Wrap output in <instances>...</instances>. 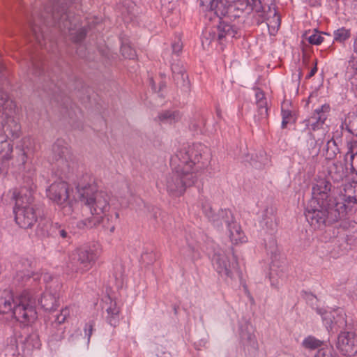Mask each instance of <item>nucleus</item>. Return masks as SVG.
I'll return each mask as SVG.
<instances>
[{
    "label": "nucleus",
    "instance_id": "obj_64",
    "mask_svg": "<svg viewBox=\"0 0 357 357\" xmlns=\"http://www.w3.org/2000/svg\"><path fill=\"white\" fill-rule=\"evenodd\" d=\"M355 195H357V192H356ZM356 203L357 204V197H356Z\"/></svg>",
    "mask_w": 357,
    "mask_h": 357
},
{
    "label": "nucleus",
    "instance_id": "obj_58",
    "mask_svg": "<svg viewBox=\"0 0 357 357\" xmlns=\"http://www.w3.org/2000/svg\"><path fill=\"white\" fill-rule=\"evenodd\" d=\"M347 144H351L352 145H355L356 148H355V151H357V142H352V141H350V142H348Z\"/></svg>",
    "mask_w": 357,
    "mask_h": 357
},
{
    "label": "nucleus",
    "instance_id": "obj_22",
    "mask_svg": "<svg viewBox=\"0 0 357 357\" xmlns=\"http://www.w3.org/2000/svg\"><path fill=\"white\" fill-rule=\"evenodd\" d=\"M42 276L43 275L39 273L19 271L14 278V282L19 286H24L32 284L33 282H37Z\"/></svg>",
    "mask_w": 357,
    "mask_h": 357
},
{
    "label": "nucleus",
    "instance_id": "obj_44",
    "mask_svg": "<svg viewBox=\"0 0 357 357\" xmlns=\"http://www.w3.org/2000/svg\"><path fill=\"white\" fill-rule=\"evenodd\" d=\"M70 309L68 307L62 308L60 314H58L54 320L51 323H56L57 325H62L64 324L66 319L70 316Z\"/></svg>",
    "mask_w": 357,
    "mask_h": 357
},
{
    "label": "nucleus",
    "instance_id": "obj_23",
    "mask_svg": "<svg viewBox=\"0 0 357 357\" xmlns=\"http://www.w3.org/2000/svg\"><path fill=\"white\" fill-rule=\"evenodd\" d=\"M48 335V342L55 344L64 338L65 327L62 325H57L56 323H50L46 328Z\"/></svg>",
    "mask_w": 357,
    "mask_h": 357
},
{
    "label": "nucleus",
    "instance_id": "obj_43",
    "mask_svg": "<svg viewBox=\"0 0 357 357\" xmlns=\"http://www.w3.org/2000/svg\"><path fill=\"white\" fill-rule=\"evenodd\" d=\"M202 211L209 221L218 222V220L215 219V218H216L215 215H217V213L213 211L209 203L205 202L204 204H202Z\"/></svg>",
    "mask_w": 357,
    "mask_h": 357
},
{
    "label": "nucleus",
    "instance_id": "obj_11",
    "mask_svg": "<svg viewBox=\"0 0 357 357\" xmlns=\"http://www.w3.org/2000/svg\"><path fill=\"white\" fill-rule=\"evenodd\" d=\"M3 134H0V143L6 149V153L2 155L4 159L10 158L13 152V146L10 144L7 139H17L22 134L21 125L17 120L13 116H6L2 123Z\"/></svg>",
    "mask_w": 357,
    "mask_h": 357
},
{
    "label": "nucleus",
    "instance_id": "obj_7",
    "mask_svg": "<svg viewBox=\"0 0 357 357\" xmlns=\"http://www.w3.org/2000/svg\"><path fill=\"white\" fill-rule=\"evenodd\" d=\"M100 255L98 245L92 244L76 249L72 254L69 267L75 273H84L95 265Z\"/></svg>",
    "mask_w": 357,
    "mask_h": 357
},
{
    "label": "nucleus",
    "instance_id": "obj_52",
    "mask_svg": "<svg viewBox=\"0 0 357 357\" xmlns=\"http://www.w3.org/2000/svg\"><path fill=\"white\" fill-rule=\"evenodd\" d=\"M93 326H94V322L93 321H89V323L86 324V325H85L84 333H85V335L88 337V342H89L91 336L93 333Z\"/></svg>",
    "mask_w": 357,
    "mask_h": 357
},
{
    "label": "nucleus",
    "instance_id": "obj_3",
    "mask_svg": "<svg viewBox=\"0 0 357 357\" xmlns=\"http://www.w3.org/2000/svg\"><path fill=\"white\" fill-rule=\"evenodd\" d=\"M38 296L29 289L13 295L10 291L9 296L0 298V314L12 313L19 322L28 325L37 319L36 309Z\"/></svg>",
    "mask_w": 357,
    "mask_h": 357
},
{
    "label": "nucleus",
    "instance_id": "obj_36",
    "mask_svg": "<svg viewBox=\"0 0 357 357\" xmlns=\"http://www.w3.org/2000/svg\"><path fill=\"white\" fill-rule=\"evenodd\" d=\"M322 344V341L311 335L305 337L302 342L303 347L308 349H315L319 348Z\"/></svg>",
    "mask_w": 357,
    "mask_h": 357
},
{
    "label": "nucleus",
    "instance_id": "obj_31",
    "mask_svg": "<svg viewBox=\"0 0 357 357\" xmlns=\"http://www.w3.org/2000/svg\"><path fill=\"white\" fill-rule=\"evenodd\" d=\"M182 115L177 111L166 110L160 112L158 116V120L165 123H174L181 119Z\"/></svg>",
    "mask_w": 357,
    "mask_h": 357
},
{
    "label": "nucleus",
    "instance_id": "obj_41",
    "mask_svg": "<svg viewBox=\"0 0 357 357\" xmlns=\"http://www.w3.org/2000/svg\"><path fill=\"white\" fill-rule=\"evenodd\" d=\"M345 129L350 133L353 134L354 135L357 136V118L349 123V124H347L346 123L342 122L341 125L340 126V134H342L343 130Z\"/></svg>",
    "mask_w": 357,
    "mask_h": 357
},
{
    "label": "nucleus",
    "instance_id": "obj_50",
    "mask_svg": "<svg viewBox=\"0 0 357 357\" xmlns=\"http://www.w3.org/2000/svg\"><path fill=\"white\" fill-rule=\"evenodd\" d=\"M172 52L174 54H178L183 49V43L181 38L178 37L172 44Z\"/></svg>",
    "mask_w": 357,
    "mask_h": 357
},
{
    "label": "nucleus",
    "instance_id": "obj_63",
    "mask_svg": "<svg viewBox=\"0 0 357 357\" xmlns=\"http://www.w3.org/2000/svg\"><path fill=\"white\" fill-rule=\"evenodd\" d=\"M208 1V0H207V1ZM199 1H201V2H202V3H203V2L206 3V0H199Z\"/></svg>",
    "mask_w": 357,
    "mask_h": 357
},
{
    "label": "nucleus",
    "instance_id": "obj_62",
    "mask_svg": "<svg viewBox=\"0 0 357 357\" xmlns=\"http://www.w3.org/2000/svg\"><path fill=\"white\" fill-rule=\"evenodd\" d=\"M3 69V66L0 63V71H1Z\"/></svg>",
    "mask_w": 357,
    "mask_h": 357
},
{
    "label": "nucleus",
    "instance_id": "obj_20",
    "mask_svg": "<svg viewBox=\"0 0 357 357\" xmlns=\"http://www.w3.org/2000/svg\"><path fill=\"white\" fill-rule=\"evenodd\" d=\"M328 174L335 183H339L347 177V168L341 162L337 161L328 166Z\"/></svg>",
    "mask_w": 357,
    "mask_h": 357
},
{
    "label": "nucleus",
    "instance_id": "obj_59",
    "mask_svg": "<svg viewBox=\"0 0 357 357\" xmlns=\"http://www.w3.org/2000/svg\"><path fill=\"white\" fill-rule=\"evenodd\" d=\"M188 251H191V252H194L195 250L193 248H192L191 246H188V248H186Z\"/></svg>",
    "mask_w": 357,
    "mask_h": 357
},
{
    "label": "nucleus",
    "instance_id": "obj_18",
    "mask_svg": "<svg viewBox=\"0 0 357 357\" xmlns=\"http://www.w3.org/2000/svg\"><path fill=\"white\" fill-rule=\"evenodd\" d=\"M59 292L56 289H52L50 287L42 295L40 303L45 310H54L59 305Z\"/></svg>",
    "mask_w": 357,
    "mask_h": 357
},
{
    "label": "nucleus",
    "instance_id": "obj_42",
    "mask_svg": "<svg viewBox=\"0 0 357 357\" xmlns=\"http://www.w3.org/2000/svg\"><path fill=\"white\" fill-rule=\"evenodd\" d=\"M217 40V34L215 31L206 30L203 33V37L202 38V45L208 46L212 41Z\"/></svg>",
    "mask_w": 357,
    "mask_h": 357
},
{
    "label": "nucleus",
    "instance_id": "obj_6",
    "mask_svg": "<svg viewBox=\"0 0 357 357\" xmlns=\"http://www.w3.org/2000/svg\"><path fill=\"white\" fill-rule=\"evenodd\" d=\"M79 201L90 211L91 216H100L108 213L110 209V196L96 187L88 185L78 188Z\"/></svg>",
    "mask_w": 357,
    "mask_h": 357
},
{
    "label": "nucleus",
    "instance_id": "obj_51",
    "mask_svg": "<svg viewBox=\"0 0 357 357\" xmlns=\"http://www.w3.org/2000/svg\"><path fill=\"white\" fill-rule=\"evenodd\" d=\"M241 336L243 340H246L249 343H254L255 342V335L252 332L242 331Z\"/></svg>",
    "mask_w": 357,
    "mask_h": 357
},
{
    "label": "nucleus",
    "instance_id": "obj_53",
    "mask_svg": "<svg viewBox=\"0 0 357 357\" xmlns=\"http://www.w3.org/2000/svg\"><path fill=\"white\" fill-rule=\"evenodd\" d=\"M312 63L314 65V66L311 69V70L310 71V73L307 75V78H311L312 77H313L315 75V73H317V59H314L312 61Z\"/></svg>",
    "mask_w": 357,
    "mask_h": 357
},
{
    "label": "nucleus",
    "instance_id": "obj_14",
    "mask_svg": "<svg viewBox=\"0 0 357 357\" xmlns=\"http://www.w3.org/2000/svg\"><path fill=\"white\" fill-rule=\"evenodd\" d=\"M331 186V183L327 179L324 178L317 179L312 186V197L310 200H316L324 204L333 202V201L338 202L336 198L330 195Z\"/></svg>",
    "mask_w": 357,
    "mask_h": 357
},
{
    "label": "nucleus",
    "instance_id": "obj_57",
    "mask_svg": "<svg viewBox=\"0 0 357 357\" xmlns=\"http://www.w3.org/2000/svg\"><path fill=\"white\" fill-rule=\"evenodd\" d=\"M354 51L357 53V38L354 40Z\"/></svg>",
    "mask_w": 357,
    "mask_h": 357
},
{
    "label": "nucleus",
    "instance_id": "obj_17",
    "mask_svg": "<svg viewBox=\"0 0 357 357\" xmlns=\"http://www.w3.org/2000/svg\"><path fill=\"white\" fill-rule=\"evenodd\" d=\"M257 113L255 119L259 123H265L268 120V104L264 92L259 89H257L255 93Z\"/></svg>",
    "mask_w": 357,
    "mask_h": 357
},
{
    "label": "nucleus",
    "instance_id": "obj_2",
    "mask_svg": "<svg viewBox=\"0 0 357 357\" xmlns=\"http://www.w3.org/2000/svg\"><path fill=\"white\" fill-rule=\"evenodd\" d=\"M76 0H57L51 9V13L45 8L44 13L38 19L33 17V22L29 26L32 34L41 47L46 46V38L43 28L39 23L43 22L46 25L58 26L63 33H68L74 43L82 41L86 35L87 30L84 27L78 28L80 17L71 12H67V6Z\"/></svg>",
    "mask_w": 357,
    "mask_h": 357
},
{
    "label": "nucleus",
    "instance_id": "obj_49",
    "mask_svg": "<svg viewBox=\"0 0 357 357\" xmlns=\"http://www.w3.org/2000/svg\"><path fill=\"white\" fill-rule=\"evenodd\" d=\"M172 71L173 74V77L178 76L179 75L186 72L185 68L183 66V65L176 63L172 65Z\"/></svg>",
    "mask_w": 357,
    "mask_h": 357
},
{
    "label": "nucleus",
    "instance_id": "obj_19",
    "mask_svg": "<svg viewBox=\"0 0 357 357\" xmlns=\"http://www.w3.org/2000/svg\"><path fill=\"white\" fill-rule=\"evenodd\" d=\"M53 158L61 163H66L69 167V162L73 160V155L67 146L62 144V142L57 141L52 146Z\"/></svg>",
    "mask_w": 357,
    "mask_h": 357
},
{
    "label": "nucleus",
    "instance_id": "obj_34",
    "mask_svg": "<svg viewBox=\"0 0 357 357\" xmlns=\"http://www.w3.org/2000/svg\"><path fill=\"white\" fill-rule=\"evenodd\" d=\"M161 14L165 17H168L176 9L177 0H160Z\"/></svg>",
    "mask_w": 357,
    "mask_h": 357
},
{
    "label": "nucleus",
    "instance_id": "obj_39",
    "mask_svg": "<svg viewBox=\"0 0 357 357\" xmlns=\"http://www.w3.org/2000/svg\"><path fill=\"white\" fill-rule=\"evenodd\" d=\"M43 62L40 58L31 57V73L36 76H39L43 73Z\"/></svg>",
    "mask_w": 357,
    "mask_h": 357
},
{
    "label": "nucleus",
    "instance_id": "obj_54",
    "mask_svg": "<svg viewBox=\"0 0 357 357\" xmlns=\"http://www.w3.org/2000/svg\"><path fill=\"white\" fill-rule=\"evenodd\" d=\"M20 160L22 165H24L27 161V154L24 150H22V153L20 156Z\"/></svg>",
    "mask_w": 357,
    "mask_h": 357
},
{
    "label": "nucleus",
    "instance_id": "obj_61",
    "mask_svg": "<svg viewBox=\"0 0 357 357\" xmlns=\"http://www.w3.org/2000/svg\"><path fill=\"white\" fill-rule=\"evenodd\" d=\"M47 278H50V276H49L47 274H45V275H43V279H44V280H46Z\"/></svg>",
    "mask_w": 357,
    "mask_h": 357
},
{
    "label": "nucleus",
    "instance_id": "obj_16",
    "mask_svg": "<svg viewBox=\"0 0 357 357\" xmlns=\"http://www.w3.org/2000/svg\"><path fill=\"white\" fill-rule=\"evenodd\" d=\"M229 2V0H208L206 3L200 1V6H205L208 9L206 15L210 20H212L214 16L221 20L227 15Z\"/></svg>",
    "mask_w": 357,
    "mask_h": 357
},
{
    "label": "nucleus",
    "instance_id": "obj_45",
    "mask_svg": "<svg viewBox=\"0 0 357 357\" xmlns=\"http://www.w3.org/2000/svg\"><path fill=\"white\" fill-rule=\"evenodd\" d=\"M314 357H338L336 354H333V349L332 347H323L319 349Z\"/></svg>",
    "mask_w": 357,
    "mask_h": 357
},
{
    "label": "nucleus",
    "instance_id": "obj_12",
    "mask_svg": "<svg viewBox=\"0 0 357 357\" xmlns=\"http://www.w3.org/2000/svg\"><path fill=\"white\" fill-rule=\"evenodd\" d=\"M214 261L217 271L228 278H232L233 272L238 269V258L232 247L230 248L227 254H215Z\"/></svg>",
    "mask_w": 357,
    "mask_h": 357
},
{
    "label": "nucleus",
    "instance_id": "obj_46",
    "mask_svg": "<svg viewBox=\"0 0 357 357\" xmlns=\"http://www.w3.org/2000/svg\"><path fill=\"white\" fill-rule=\"evenodd\" d=\"M340 226L344 231L351 230L352 233L357 231V223L349 220H342Z\"/></svg>",
    "mask_w": 357,
    "mask_h": 357
},
{
    "label": "nucleus",
    "instance_id": "obj_56",
    "mask_svg": "<svg viewBox=\"0 0 357 357\" xmlns=\"http://www.w3.org/2000/svg\"><path fill=\"white\" fill-rule=\"evenodd\" d=\"M317 313H319V314L321 315L324 320L326 319V317H325V315L327 314L326 312H323L322 310L320 309H317Z\"/></svg>",
    "mask_w": 357,
    "mask_h": 357
},
{
    "label": "nucleus",
    "instance_id": "obj_29",
    "mask_svg": "<svg viewBox=\"0 0 357 357\" xmlns=\"http://www.w3.org/2000/svg\"><path fill=\"white\" fill-rule=\"evenodd\" d=\"M22 344L23 349L29 351L35 349H39L41 343L38 334L36 332H33L27 335L25 338L22 340Z\"/></svg>",
    "mask_w": 357,
    "mask_h": 357
},
{
    "label": "nucleus",
    "instance_id": "obj_10",
    "mask_svg": "<svg viewBox=\"0 0 357 357\" xmlns=\"http://www.w3.org/2000/svg\"><path fill=\"white\" fill-rule=\"evenodd\" d=\"M119 218L118 212L106 213L100 216H91L77 222V227L81 229H91L102 225L103 229L110 233L115 230L116 225Z\"/></svg>",
    "mask_w": 357,
    "mask_h": 357
},
{
    "label": "nucleus",
    "instance_id": "obj_38",
    "mask_svg": "<svg viewBox=\"0 0 357 357\" xmlns=\"http://www.w3.org/2000/svg\"><path fill=\"white\" fill-rule=\"evenodd\" d=\"M52 236H59L63 239L70 238V236L66 228L58 222L54 223L52 226Z\"/></svg>",
    "mask_w": 357,
    "mask_h": 357
},
{
    "label": "nucleus",
    "instance_id": "obj_35",
    "mask_svg": "<svg viewBox=\"0 0 357 357\" xmlns=\"http://www.w3.org/2000/svg\"><path fill=\"white\" fill-rule=\"evenodd\" d=\"M351 37V30L345 27H341L333 33L334 41L343 43Z\"/></svg>",
    "mask_w": 357,
    "mask_h": 357
},
{
    "label": "nucleus",
    "instance_id": "obj_40",
    "mask_svg": "<svg viewBox=\"0 0 357 357\" xmlns=\"http://www.w3.org/2000/svg\"><path fill=\"white\" fill-rule=\"evenodd\" d=\"M121 52L123 56L128 59H135L137 57V53L128 44H123L121 47Z\"/></svg>",
    "mask_w": 357,
    "mask_h": 357
},
{
    "label": "nucleus",
    "instance_id": "obj_30",
    "mask_svg": "<svg viewBox=\"0 0 357 357\" xmlns=\"http://www.w3.org/2000/svg\"><path fill=\"white\" fill-rule=\"evenodd\" d=\"M215 216L218 222L211 221V222L216 227H221L224 224L227 227L234 218L231 211L227 209H220Z\"/></svg>",
    "mask_w": 357,
    "mask_h": 357
},
{
    "label": "nucleus",
    "instance_id": "obj_1",
    "mask_svg": "<svg viewBox=\"0 0 357 357\" xmlns=\"http://www.w3.org/2000/svg\"><path fill=\"white\" fill-rule=\"evenodd\" d=\"M206 147L202 144L181 149L172 157V172L165 177L167 193L174 197L184 195L186 189L195 185L199 174L207 165Z\"/></svg>",
    "mask_w": 357,
    "mask_h": 357
},
{
    "label": "nucleus",
    "instance_id": "obj_4",
    "mask_svg": "<svg viewBox=\"0 0 357 357\" xmlns=\"http://www.w3.org/2000/svg\"><path fill=\"white\" fill-rule=\"evenodd\" d=\"M328 204L310 200L305 211L307 221L314 229H322L345 215V204L333 201Z\"/></svg>",
    "mask_w": 357,
    "mask_h": 357
},
{
    "label": "nucleus",
    "instance_id": "obj_5",
    "mask_svg": "<svg viewBox=\"0 0 357 357\" xmlns=\"http://www.w3.org/2000/svg\"><path fill=\"white\" fill-rule=\"evenodd\" d=\"M33 194V188L31 185L29 188L22 187L18 195H14L15 222L23 229L31 228L37 221Z\"/></svg>",
    "mask_w": 357,
    "mask_h": 357
},
{
    "label": "nucleus",
    "instance_id": "obj_25",
    "mask_svg": "<svg viewBox=\"0 0 357 357\" xmlns=\"http://www.w3.org/2000/svg\"><path fill=\"white\" fill-rule=\"evenodd\" d=\"M344 193L341 196V201L338 202H343L345 204V210L347 209V204H356L357 195H355L357 192V181L352 183H347L344 185Z\"/></svg>",
    "mask_w": 357,
    "mask_h": 357
},
{
    "label": "nucleus",
    "instance_id": "obj_48",
    "mask_svg": "<svg viewBox=\"0 0 357 357\" xmlns=\"http://www.w3.org/2000/svg\"><path fill=\"white\" fill-rule=\"evenodd\" d=\"M307 40L312 45H318L323 42L324 37L321 36V33L316 31L307 37Z\"/></svg>",
    "mask_w": 357,
    "mask_h": 357
},
{
    "label": "nucleus",
    "instance_id": "obj_9",
    "mask_svg": "<svg viewBox=\"0 0 357 357\" xmlns=\"http://www.w3.org/2000/svg\"><path fill=\"white\" fill-rule=\"evenodd\" d=\"M331 112V106L329 104H324L321 107L315 109L310 116L305 119L301 122V124L304 127V130L307 132V134L310 136L312 141L310 145L315 146L318 144V141L316 140L313 131L319 130L323 128L326 119H328Z\"/></svg>",
    "mask_w": 357,
    "mask_h": 357
},
{
    "label": "nucleus",
    "instance_id": "obj_37",
    "mask_svg": "<svg viewBox=\"0 0 357 357\" xmlns=\"http://www.w3.org/2000/svg\"><path fill=\"white\" fill-rule=\"evenodd\" d=\"M174 81L176 86L182 89L188 90L190 87V81L186 72L179 75L178 77H173Z\"/></svg>",
    "mask_w": 357,
    "mask_h": 357
},
{
    "label": "nucleus",
    "instance_id": "obj_8",
    "mask_svg": "<svg viewBox=\"0 0 357 357\" xmlns=\"http://www.w3.org/2000/svg\"><path fill=\"white\" fill-rule=\"evenodd\" d=\"M255 3L254 21L258 25L266 22L270 35L275 36L281 24L280 16L275 9V5L263 3L261 0L255 1Z\"/></svg>",
    "mask_w": 357,
    "mask_h": 357
},
{
    "label": "nucleus",
    "instance_id": "obj_26",
    "mask_svg": "<svg viewBox=\"0 0 357 357\" xmlns=\"http://www.w3.org/2000/svg\"><path fill=\"white\" fill-rule=\"evenodd\" d=\"M106 321L112 326L116 327L119 324L120 308L115 301L110 300L109 305L106 309Z\"/></svg>",
    "mask_w": 357,
    "mask_h": 357
},
{
    "label": "nucleus",
    "instance_id": "obj_24",
    "mask_svg": "<svg viewBox=\"0 0 357 357\" xmlns=\"http://www.w3.org/2000/svg\"><path fill=\"white\" fill-rule=\"evenodd\" d=\"M229 237L234 244H238L245 241V236L241 226L234 220V218L227 225Z\"/></svg>",
    "mask_w": 357,
    "mask_h": 357
},
{
    "label": "nucleus",
    "instance_id": "obj_13",
    "mask_svg": "<svg viewBox=\"0 0 357 357\" xmlns=\"http://www.w3.org/2000/svg\"><path fill=\"white\" fill-rule=\"evenodd\" d=\"M336 347L344 356L357 354V334L352 331H342L337 336Z\"/></svg>",
    "mask_w": 357,
    "mask_h": 357
},
{
    "label": "nucleus",
    "instance_id": "obj_28",
    "mask_svg": "<svg viewBox=\"0 0 357 357\" xmlns=\"http://www.w3.org/2000/svg\"><path fill=\"white\" fill-rule=\"evenodd\" d=\"M353 146L351 144H347V151L344 160L347 165H350L351 171L357 174V151H355L356 146Z\"/></svg>",
    "mask_w": 357,
    "mask_h": 357
},
{
    "label": "nucleus",
    "instance_id": "obj_27",
    "mask_svg": "<svg viewBox=\"0 0 357 357\" xmlns=\"http://www.w3.org/2000/svg\"><path fill=\"white\" fill-rule=\"evenodd\" d=\"M20 337V333L15 332L6 339L4 350L6 355L14 356L18 354V338Z\"/></svg>",
    "mask_w": 357,
    "mask_h": 357
},
{
    "label": "nucleus",
    "instance_id": "obj_55",
    "mask_svg": "<svg viewBox=\"0 0 357 357\" xmlns=\"http://www.w3.org/2000/svg\"><path fill=\"white\" fill-rule=\"evenodd\" d=\"M127 5L129 8V10H128V15H132L133 10L135 9V5L132 2H128L127 3Z\"/></svg>",
    "mask_w": 357,
    "mask_h": 357
},
{
    "label": "nucleus",
    "instance_id": "obj_21",
    "mask_svg": "<svg viewBox=\"0 0 357 357\" xmlns=\"http://www.w3.org/2000/svg\"><path fill=\"white\" fill-rule=\"evenodd\" d=\"M341 135L342 134H340L339 130H337L333 133V136L331 139H328L323 150V154L327 160H333L338 153H340V149L335 137L337 139L341 137Z\"/></svg>",
    "mask_w": 357,
    "mask_h": 357
},
{
    "label": "nucleus",
    "instance_id": "obj_60",
    "mask_svg": "<svg viewBox=\"0 0 357 357\" xmlns=\"http://www.w3.org/2000/svg\"><path fill=\"white\" fill-rule=\"evenodd\" d=\"M153 255L151 253L145 252L142 254V256H152Z\"/></svg>",
    "mask_w": 357,
    "mask_h": 357
},
{
    "label": "nucleus",
    "instance_id": "obj_33",
    "mask_svg": "<svg viewBox=\"0 0 357 357\" xmlns=\"http://www.w3.org/2000/svg\"><path fill=\"white\" fill-rule=\"evenodd\" d=\"M52 225L49 220H41L37 226L36 234L42 238L52 236Z\"/></svg>",
    "mask_w": 357,
    "mask_h": 357
},
{
    "label": "nucleus",
    "instance_id": "obj_32",
    "mask_svg": "<svg viewBox=\"0 0 357 357\" xmlns=\"http://www.w3.org/2000/svg\"><path fill=\"white\" fill-rule=\"evenodd\" d=\"M217 40L221 41L226 36L234 37L236 31L234 27L228 23L220 22L217 27Z\"/></svg>",
    "mask_w": 357,
    "mask_h": 357
},
{
    "label": "nucleus",
    "instance_id": "obj_47",
    "mask_svg": "<svg viewBox=\"0 0 357 357\" xmlns=\"http://www.w3.org/2000/svg\"><path fill=\"white\" fill-rule=\"evenodd\" d=\"M282 128L284 129L287 128V124L289 123L293 118L292 112L289 109H282Z\"/></svg>",
    "mask_w": 357,
    "mask_h": 357
},
{
    "label": "nucleus",
    "instance_id": "obj_15",
    "mask_svg": "<svg viewBox=\"0 0 357 357\" xmlns=\"http://www.w3.org/2000/svg\"><path fill=\"white\" fill-rule=\"evenodd\" d=\"M47 196L59 205L65 204L69 198L68 183L64 181L53 183L47 190Z\"/></svg>",
    "mask_w": 357,
    "mask_h": 357
}]
</instances>
